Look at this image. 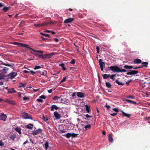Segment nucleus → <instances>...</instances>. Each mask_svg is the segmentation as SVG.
Instances as JSON below:
<instances>
[{
  "instance_id": "13",
  "label": "nucleus",
  "mask_w": 150,
  "mask_h": 150,
  "mask_svg": "<svg viewBox=\"0 0 150 150\" xmlns=\"http://www.w3.org/2000/svg\"><path fill=\"white\" fill-rule=\"evenodd\" d=\"M133 62L134 64H139L142 63V61L139 59H136L134 60Z\"/></svg>"
},
{
  "instance_id": "11",
  "label": "nucleus",
  "mask_w": 150,
  "mask_h": 150,
  "mask_svg": "<svg viewBox=\"0 0 150 150\" xmlns=\"http://www.w3.org/2000/svg\"><path fill=\"white\" fill-rule=\"evenodd\" d=\"M77 96L80 98H84V93L82 92H78L76 93Z\"/></svg>"
},
{
  "instance_id": "52",
  "label": "nucleus",
  "mask_w": 150,
  "mask_h": 150,
  "mask_svg": "<svg viewBox=\"0 0 150 150\" xmlns=\"http://www.w3.org/2000/svg\"><path fill=\"white\" fill-rule=\"evenodd\" d=\"M29 99V98L27 97H24L23 98V99L24 100H28Z\"/></svg>"
},
{
  "instance_id": "57",
  "label": "nucleus",
  "mask_w": 150,
  "mask_h": 150,
  "mask_svg": "<svg viewBox=\"0 0 150 150\" xmlns=\"http://www.w3.org/2000/svg\"><path fill=\"white\" fill-rule=\"evenodd\" d=\"M96 49L97 51V53H99L100 48L98 46H97Z\"/></svg>"
},
{
  "instance_id": "64",
  "label": "nucleus",
  "mask_w": 150,
  "mask_h": 150,
  "mask_svg": "<svg viewBox=\"0 0 150 150\" xmlns=\"http://www.w3.org/2000/svg\"><path fill=\"white\" fill-rule=\"evenodd\" d=\"M25 85L23 83H20V87H24L25 86Z\"/></svg>"
},
{
  "instance_id": "59",
  "label": "nucleus",
  "mask_w": 150,
  "mask_h": 150,
  "mask_svg": "<svg viewBox=\"0 0 150 150\" xmlns=\"http://www.w3.org/2000/svg\"><path fill=\"white\" fill-rule=\"evenodd\" d=\"M41 68V67L39 66H36L34 68V69H40Z\"/></svg>"
},
{
  "instance_id": "62",
  "label": "nucleus",
  "mask_w": 150,
  "mask_h": 150,
  "mask_svg": "<svg viewBox=\"0 0 150 150\" xmlns=\"http://www.w3.org/2000/svg\"><path fill=\"white\" fill-rule=\"evenodd\" d=\"M74 45L76 46V50L79 52V47L77 46H76L75 44H74Z\"/></svg>"
},
{
  "instance_id": "51",
  "label": "nucleus",
  "mask_w": 150,
  "mask_h": 150,
  "mask_svg": "<svg viewBox=\"0 0 150 150\" xmlns=\"http://www.w3.org/2000/svg\"><path fill=\"white\" fill-rule=\"evenodd\" d=\"M60 97H58V96H55L53 98V99L54 100H56L58 99Z\"/></svg>"
},
{
  "instance_id": "16",
  "label": "nucleus",
  "mask_w": 150,
  "mask_h": 150,
  "mask_svg": "<svg viewBox=\"0 0 150 150\" xmlns=\"http://www.w3.org/2000/svg\"><path fill=\"white\" fill-rule=\"evenodd\" d=\"M9 78L8 75L7 76L5 75H1V80L2 79H7Z\"/></svg>"
},
{
  "instance_id": "36",
  "label": "nucleus",
  "mask_w": 150,
  "mask_h": 150,
  "mask_svg": "<svg viewBox=\"0 0 150 150\" xmlns=\"http://www.w3.org/2000/svg\"><path fill=\"white\" fill-rule=\"evenodd\" d=\"M61 127H62V126H61L60 127L59 126V130L60 131V132L61 133H64L66 131L64 129H61Z\"/></svg>"
},
{
  "instance_id": "44",
  "label": "nucleus",
  "mask_w": 150,
  "mask_h": 150,
  "mask_svg": "<svg viewBox=\"0 0 150 150\" xmlns=\"http://www.w3.org/2000/svg\"><path fill=\"white\" fill-rule=\"evenodd\" d=\"M127 71V70L125 69H121L120 68V70L119 71V72H126Z\"/></svg>"
},
{
  "instance_id": "47",
  "label": "nucleus",
  "mask_w": 150,
  "mask_h": 150,
  "mask_svg": "<svg viewBox=\"0 0 150 150\" xmlns=\"http://www.w3.org/2000/svg\"><path fill=\"white\" fill-rule=\"evenodd\" d=\"M112 110L117 113L118 112L119 109L117 108H114L112 109Z\"/></svg>"
},
{
  "instance_id": "42",
  "label": "nucleus",
  "mask_w": 150,
  "mask_h": 150,
  "mask_svg": "<svg viewBox=\"0 0 150 150\" xmlns=\"http://www.w3.org/2000/svg\"><path fill=\"white\" fill-rule=\"evenodd\" d=\"M78 135V134H76L75 133H71V137H76Z\"/></svg>"
},
{
  "instance_id": "23",
  "label": "nucleus",
  "mask_w": 150,
  "mask_h": 150,
  "mask_svg": "<svg viewBox=\"0 0 150 150\" xmlns=\"http://www.w3.org/2000/svg\"><path fill=\"white\" fill-rule=\"evenodd\" d=\"M123 67L127 69H132L133 68V67L132 66H128L127 65H125Z\"/></svg>"
},
{
  "instance_id": "24",
  "label": "nucleus",
  "mask_w": 150,
  "mask_h": 150,
  "mask_svg": "<svg viewBox=\"0 0 150 150\" xmlns=\"http://www.w3.org/2000/svg\"><path fill=\"white\" fill-rule=\"evenodd\" d=\"M110 76V74H105L103 75V77L104 79H107Z\"/></svg>"
},
{
  "instance_id": "27",
  "label": "nucleus",
  "mask_w": 150,
  "mask_h": 150,
  "mask_svg": "<svg viewBox=\"0 0 150 150\" xmlns=\"http://www.w3.org/2000/svg\"><path fill=\"white\" fill-rule=\"evenodd\" d=\"M86 109L87 111V112L89 113L90 112V110L89 107L87 105H85Z\"/></svg>"
},
{
  "instance_id": "25",
  "label": "nucleus",
  "mask_w": 150,
  "mask_h": 150,
  "mask_svg": "<svg viewBox=\"0 0 150 150\" xmlns=\"http://www.w3.org/2000/svg\"><path fill=\"white\" fill-rule=\"evenodd\" d=\"M125 100L127 101L128 103H129L132 104H137L136 102L133 101L129 100Z\"/></svg>"
},
{
  "instance_id": "56",
  "label": "nucleus",
  "mask_w": 150,
  "mask_h": 150,
  "mask_svg": "<svg viewBox=\"0 0 150 150\" xmlns=\"http://www.w3.org/2000/svg\"><path fill=\"white\" fill-rule=\"evenodd\" d=\"M42 119L45 121H47L48 120V119L47 118H45L44 116H43Z\"/></svg>"
},
{
  "instance_id": "33",
  "label": "nucleus",
  "mask_w": 150,
  "mask_h": 150,
  "mask_svg": "<svg viewBox=\"0 0 150 150\" xmlns=\"http://www.w3.org/2000/svg\"><path fill=\"white\" fill-rule=\"evenodd\" d=\"M9 7H4L2 9V10L5 12H6L9 9Z\"/></svg>"
},
{
  "instance_id": "1",
  "label": "nucleus",
  "mask_w": 150,
  "mask_h": 150,
  "mask_svg": "<svg viewBox=\"0 0 150 150\" xmlns=\"http://www.w3.org/2000/svg\"><path fill=\"white\" fill-rule=\"evenodd\" d=\"M8 87H6L4 88V86H1V90H3L2 91V93H3L4 94L6 93L7 91L8 93H16V91H15L13 88H12L10 89H7Z\"/></svg>"
},
{
  "instance_id": "32",
  "label": "nucleus",
  "mask_w": 150,
  "mask_h": 150,
  "mask_svg": "<svg viewBox=\"0 0 150 150\" xmlns=\"http://www.w3.org/2000/svg\"><path fill=\"white\" fill-rule=\"evenodd\" d=\"M91 127V125H90L89 124V125H86L84 127V128H85V130H86L89 129H90Z\"/></svg>"
},
{
  "instance_id": "35",
  "label": "nucleus",
  "mask_w": 150,
  "mask_h": 150,
  "mask_svg": "<svg viewBox=\"0 0 150 150\" xmlns=\"http://www.w3.org/2000/svg\"><path fill=\"white\" fill-rule=\"evenodd\" d=\"M16 137V136L15 135H11L10 136V138L13 141H14L15 138Z\"/></svg>"
},
{
  "instance_id": "53",
  "label": "nucleus",
  "mask_w": 150,
  "mask_h": 150,
  "mask_svg": "<svg viewBox=\"0 0 150 150\" xmlns=\"http://www.w3.org/2000/svg\"><path fill=\"white\" fill-rule=\"evenodd\" d=\"M4 143L2 142L1 141V150H2L1 148H2L3 149V146H4ZM3 150H4V149Z\"/></svg>"
},
{
  "instance_id": "49",
  "label": "nucleus",
  "mask_w": 150,
  "mask_h": 150,
  "mask_svg": "<svg viewBox=\"0 0 150 150\" xmlns=\"http://www.w3.org/2000/svg\"><path fill=\"white\" fill-rule=\"evenodd\" d=\"M105 106L106 107L107 110H109V109L111 108L110 106L108 105L107 103H106V104L105 105Z\"/></svg>"
},
{
  "instance_id": "14",
  "label": "nucleus",
  "mask_w": 150,
  "mask_h": 150,
  "mask_svg": "<svg viewBox=\"0 0 150 150\" xmlns=\"http://www.w3.org/2000/svg\"><path fill=\"white\" fill-rule=\"evenodd\" d=\"M50 108L51 111H53L54 110V109L56 110H57L59 108V107H57L56 105H53L50 107Z\"/></svg>"
},
{
  "instance_id": "22",
  "label": "nucleus",
  "mask_w": 150,
  "mask_h": 150,
  "mask_svg": "<svg viewBox=\"0 0 150 150\" xmlns=\"http://www.w3.org/2000/svg\"><path fill=\"white\" fill-rule=\"evenodd\" d=\"M15 130L16 132H18L20 134H21V128L19 127H16L15 129Z\"/></svg>"
},
{
  "instance_id": "54",
  "label": "nucleus",
  "mask_w": 150,
  "mask_h": 150,
  "mask_svg": "<svg viewBox=\"0 0 150 150\" xmlns=\"http://www.w3.org/2000/svg\"><path fill=\"white\" fill-rule=\"evenodd\" d=\"M127 98H131L132 99H134V97L132 96H128L127 97Z\"/></svg>"
},
{
  "instance_id": "9",
  "label": "nucleus",
  "mask_w": 150,
  "mask_h": 150,
  "mask_svg": "<svg viewBox=\"0 0 150 150\" xmlns=\"http://www.w3.org/2000/svg\"><path fill=\"white\" fill-rule=\"evenodd\" d=\"M7 117L6 115L3 113H1V120L4 122L6 120Z\"/></svg>"
},
{
  "instance_id": "38",
  "label": "nucleus",
  "mask_w": 150,
  "mask_h": 150,
  "mask_svg": "<svg viewBox=\"0 0 150 150\" xmlns=\"http://www.w3.org/2000/svg\"><path fill=\"white\" fill-rule=\"evenodd\" d=\"M32 134L34 135H37L38 134L37 131L36 130H34L32 131Z\"/></svg>"
},
{
  "instance_id": "61",
  "label": "nucleus",
  "mask_w": 150,
  "mask_h": 150,
  "mask_svg": "<svg viewBox=\"0 0 150 150\" xmlns=\"http://www.w3.org/2000/svg\"><path fill=\"white\" fill-rule=\"evenodd\" d=\"M37 100L38 102H43V100L42 99H38Z\"/></svg>"
},
{
  "instance_id": "6",
  "label": "nucleus",
  "mask_w": 150,
  "mask_h": 150,
  "mask_svg": "<svg viewBox=\"0 0 150 150\" xmlns=\"http://www.w3.org/2000/svg\"><path fill=\"white\" fill-rule=\"evenodd\" d=\"M13 44L15 45H20L21 47H24L25 48H27V47H28V45L26 44L16 42H14L13 43Z\"/></svg>"
},
{
  "instance_id": "12",
  "label": "nucleus",
  "mask_w": 150,
  "mask_h": 150,
  "mask_svg": "<svg viewBox=\"0 0 150 150\" xmlns=\"http://www.w3.org/2000/svg\"><path fill=\"white\" fill-rule=\"evenodd\" d=\"M29 45H28V47H27V48H28L31 50V51H30L31 53L33 54L36 55V56H37L38 54H37L36 53L37 52H35L33 51V50H34L33 48L30 47H29Z\"/></svg>"
},
{
  "instance_id": "19",
  "label": "nucleus",
  "mask_w": 150,
  "mask_h": 150,
  "mask_svg": "<svg viewBox=\"0 0 150 150\" xmlns=\"http://www.w3.org/2000/svg\"><path fill=\"white\" fill-rule=\"evenodd\" d=\"M103 60L101 59H99V65L100 66V67H101V66L102 67H104L105 66V63L104 62H102Z\"/></svg>"
},
{
  "instance_id": "31",
  "label": "nucleus",
  "mask_w": 150,
  "mask_h": 150,
  "mask_svg": "<svg viewBox=\"0 0 150 150\" xmlns=\"http://www.w3.org/2000/svg\"><path fill=\"white\" fill-rule=\"evenodd\" d=\"M45 147L46 150H47L49 147V143L46 141L45 144Z\"/></svg>"
},
{
  "instance_id": "39",
  "label": "nucleus",
  "mask_w": 150,
  "mask_h": 150,
  "mask_svg": "<svg viewBox=\"0 0 150 150\" xmlns=\"http://www.w3.org/2000/svg\"><path fill=\"white\" fill-rule=\"evenodd\" d=\"M116 76V74H112V75H110V76L109 77H110V79L114 80L115 79V77Z\"/></svg>"
},
{
  "instance_id": "46",
  "label": "nucleus",
  "mask_w": 150,
  "mask_h": 150,
  "mask_svg": "<svg viewBox=\"0 0 150 150\" xmlns=\"http://www.w3.org/2000/svg\"><path fill=\"white\" fill-rule=\"evenodd\" d=\"M67 79V78L65 77L63 78V79L61 81L60 83H62L65 82Z\"/></svg>"
},
{
  "instance_id": "18",
  "label": "nucleus",
  "mask_w": 150,
  "mask_h": 150,
  "mask_svg": "<svg viewBox=\"0 0 150 150\" xmlns=\"http://www.w3.org/2000/svg\"><path fill=\"white\" fill-rule=\"evenodd\" d=\"M1 64H4L5 65L9 67H13L14 65V64L13 63H11L10 64L4 63L3 62V61L1 60Z\"/></svg>"
},
{
  "instance_id": "34",
  "label": "nucleus",
  "mask_w": 150,
  "mask_h": 150,
  "mask_svg": "<svg viewBox=\"0 0 150 150\" xmlns=\"http://www.w3.org/2000/svg\"><path fill=\"white\" fill-rule=\"evenodd\" d=\"M48 23H47V22H44L43 23H40V26H46L48 25Z\"/></svg>"
},
{
  "instance_id": "43",
  "label": "nucleus",
  "mask_w": 150,
  "mask_h": 150,
  "mask_svg": "<svg viewBox=\"0 0 150 150\" xmlns=\"http://www.w3.org/2000/svg\"><path fill=\"white\" fill-rule=\"evenodd\" d=\"M8 100H9L8 99H3L1 98V101H3L7 103H8Z\"/></svg>"
},
{
  "instance_id": "17",
  "label": "nucleus",
  "mask_w": 150,
  "mask_h": 150,
  "mask_svg": "<svg viewBox=\"0 0 150 150\" xmlns=\"http://www.w3.org/2000/svg\"><path fill=\"white\" fill-rule=\"evenodd\" d=\"M33 125L31 123L29 124L26 126V128L28 129H31L33 128Z\"/></svg>"
},
{
  "instance_id": "2",
  "label": "nucleus",
  "mask_w": 150,
  "mask_h": 150,
  "mask_svg": "<svg viewBox=\"0 0 150 150\" xmlns=\"http://www.w3.org/2000/svg\"><path fill=\"white\" fill-rule=\"evenodd\" d=\"M55 54L54 53H51L49 54H46L44 55H39L38 57L44 59H48L51 58Z\"/></svg>"
},
{
  "instance_id": "8",
  "label": "nucleus",
  "mask_w": 150,
  "mask_h": 150,
  "mask_svg": "<svg viewBox=\"0 0 150 150\" xmlns=\"http://www.w3.org/2000/svg\"><path fill=\"white\" fill-rule=\"evenodd\" d=\"M17 75V73L12 72L9 74L8 75L9 78L12 79L14 78Z\"/></svg>"
},
{
  "instance_id": "3",
  "label": "nucleus",
  "mask_w": 150,
  "mask_h": 150,
  "mask_svg": "<svg viewBox=\"0 0 150 150\" xmlns=\"http://www.w3.org/2000/svg\"><path fill=\"white\" fill-rule=\"evenodd\" d=\"M21 113L23 115V118L25 119H30L33 120L31 116L29 114L23 111L21 112Z\"/></svg>"
},
{
  "instance_id": "50",
  "label": "nucleus",
  "mask_w": 150,
  "mask_h": 150,
  "mask_svg": "<svg viewBox=\"0 0 150 150\" xmlns=\"http://www.w3.org/2000/svg\"><path fill=\"white\" fill-rule=\"evenodd\" d=\"M75 60L74 59H72L70 62V63L71 64H74L75 63Z\"/></svg>"
},
{
  "instance_id": "26",
  "label": "nucleus",
  "mask_w": 150,
  "mask_h": 150,
  "mask_svg": "<svg viewBox=\"0 0 150 150\" xmlns=\"http://www.w3.org/2000/svg\"><path fill=\"white\" fill-rule=\"evenodd\" d=\"M115 82L118 84L119 85H122L123 86L124 85V83H123L122 82H120L118 80H116L115 81Z\"/></svg>"
},
{
  "instance_id": "48",
  "label": "nucleus",
  "mask_w": 150,
  "mask_h": 150,
  "mask_svg": "<svg viewBox=\"0 0 150 150\" xmlns=\"http://www.w3.org/2000/svg\"><path fill=\"white\" fill-rule=\"evenodd\" d=\"M132 81V80L131 79H130L128 81L126 82V85H128L130 82H131Z\"/></svg>"
},
{
  "instance_id": "55",
  "label": "nucleus",
  "mask_w": 150,
  "mask_h": 150,
  "mask_svg": "<svg viewBox=\"0 0 150 150\" xmlns=\"http://www.w3.org/2000/svg\"><path fill=\"white\" fill-rule=\"evenodd\" d=\"M46 98V97L44 95H41L39 97V98L40 99H45Z\"/></svg>"
},
{
  "instance_id": "37",
  "label": "nucleus",
  "mask_w": 150,
  "mask_h": 150,
  "mask_svg": "<svg viewBox=\"0 0 150 150\" xmlns=\"http://www.w3.org/2000/svg\"><path fill=\"white\" fill-rule=\"evenodd\" d=\"M8 103L12 105H14L15 104V103L14 101L9 100H8Z\"/></svg>"
},
{
  "instance_id": "58",
  "label": "nucleus",
  "mask_w": 150,
  "mask_h": 150,
  "mask_svg": "<svg viewBox=\"0 0 150 150\" xmlns=\"http://www.w3.org/2000/svg\"><path fill=\"white\" fill-rule=\"evenodd\" d=\"M85 117H86V118H85V119L87 120L88 118L91 117V116H90L88 114H87L85 115Z\"/></svg>"
},
{
  "instance_id": "4",
  "label": "nucleus",
  "mask_w": 150,
  "mask_h": 150,
  "mask_svg": "<svg viewBox=\"0 0 150 150\" xmlns=\"http://www.w3.org/2000/svg\"><path fill=\"white\" fill-rule=\"evenodd\" d=\"M110 70L113 71L119 72L120 70L119 67L117 66H112L109 67Z\"/></svg>"
},
{
  "instance_id": "40",
  "label": "nucleus",
  "mask_w": 150,
  "mask_h": 150,
  "mask_svg": "<svg viewBox=\"0 0 150 150\" xmlns=\"http://www.w3.org/2000/svg\"><path fill=\"white\" fill-rule=\"evenodd\" d=\"M40 34L42 35H43V36H46V37H50V36L49 35L47 34H45V33H43L42 32H41L40 33Z\"/></svg>"
},
{
  "instance_id": "20",
  "label": "nucleus",
  "mask_w": 150,
  "mask_h": 150,
  "mask_svg": "<svg viewBox=\"0 0 150 150\" xmlns=\"http://www.w3.org/2000/svg\"><path fill=\"white\" fill-rule=\"evenodd\" d=\"M142 66L141 67H144L146 68H147L148 67V63L147 62H143L142 63Z\"/></svg>"
},
{
  "instance_id": "29",
  "label": "nucleus",
  "mask_w": 150,
  "mask_h": 150,
  "mask_svg": "<svg viewBox=\"0 0 150 150\" xmlns=\"http://www.w3.org/2000/svg\"><path fill=\"white\" fill-rule=\"evenodd\" d=\"M105 86L108 88H111L112 86L111 84L108 82H106Z\"/></svg>"
},
{
  "instance_id": "30",
  "label": "nucleus",
  "mask_w": 150,
  "mask_h": 150,
  "mask_svg": "<svg viewBox=\"0 0 150 150\" xmlns=\"http://www.w3.org/2000/svg\"><path fill=\"white\" fill-rule=\"evenodd\" d=\"M59 65L62 67V69L63 70H66V68L64 67V64L63 63L60 64Z\"/></svg>"
},
{
  "instance_id": "41",
  "label": "nucleus",
  "mask_w": 150,
  "mask_h": 150,
  "mask_svg": "<svg viewBox=\"0 0 150 150\" xmlns=\"http://www.w3.org/2000/svg\"><path fill=\"white\" fill-rule=\"evenodd\" d=\"M65 136L67 138H69L71 137V133H68L65 135Z\"/></svg>"
},
{
  "instance_id": "63",
  "label": "nucleus",
  "mask_w": 150,
  "mask_h": 150,
  "mask_svg": "<svg viewBox=\"0 0 150 150\" xmlns=\"http://www.w3.org/2000/svg\"><path fill=\"white\" fill-rule=\"evenodd\" d=\"M1 58H3L4 57L5 55L3 53H1Z\"/></svg>"
},
{
  "instance_id": "21",
  "label": "nucleus",
  "mask_w": 150,
  "mask_h": 150,
  "mask_svg": "<svg viewBox=\"0 0 150 150\" xmlns=\"http://www.w3.org/2000/svg\"><path fill=\"white\" fill-rule=\"evenodd\" d=\"M108 139L109 141L111 143L113 142L112 134H111L109 135L108 137Z\"/></svg>"
},
{
  "instance_id": "45",
  "label": "nucleus",
  "mask_w": 150,
  "mask_h": 150,
  "mask_svg": "<svg viewBox=\"0 0 150 150\" xmlns=\"http://www.w3.org/2000/svg\"><path fill=\"white\" fill-rule=\"evenodd\" d=\"M38 134L41 133L42 132V130L41 129H38L37 130Z\"/></svg>"
},
{
  "instance_id": "10",
  "label": "nucleus",
  "mask_w": 150,
  "mask_h": 150,
  "mask_svg": "<svg viewBox=\"0 0 150 150\" xmlns=\"http://www.w3.org/2000/svg\"><path fill=\"white\" fill-rule=\"evenodd\" d=\"M54 117L56 118L57 119H59L61 117V116H60V114L57 111H55L54 113Z\"/></svg>"
},
{
  "instance_id": "5",
  "label": "nucleus",
  "mask_w": 150,
  "mask_h": 150,
  "mask_svg": "<svg viewBox=\"0 0 150 150\" xmlns=\"http://www.w3.org/2000/svg\"><path fill=\"white\" fill-rule=\"evenodd\" d=\"M139 73V71L137 70H131L126 73L128 75H134L137 74Z\"/></svg>"
},
{
  "instance_id": "60",
  "label": "nucleus",
  "mask_w": 150,
  "mask_h": 150,
  "mask_svg": "<svg viewBox=\"0 0 150 150\" xmlns=\"http://www.w3.org/2000/svg\"><path fill=\"white\" fill-rule=\"evenodd\" d=\"M34 51H35V52H36L38 53H43V51H39V50H33Z\"/></svg>"
},
{
  "instance_id": "15",
  "label": "nucleus",
  "mask_w": 150,
  "mask_h": 150,
  "mask_svg": "<svg viewBox=\"0 0 150 150\" xmlns=\"http://www.w3.org/2000/svg\"><path fill=\"white\" fill-rule=\"evenodd\" d=\"M8 70V69L6 67H3V69L1 71L2 73H7Z\"/></svg>"
},
{
  "instance_id": "7",
  "label": "nucleus",
  "mask_w": 150,
  "mask_h": 150,
  "mask_svg": "<svg viewBox=\"0 0 150 150\" xmlns=\"http://www.w3.org/2000/svg\"><path fill=\"white\" fill-rule=\"evenodd\" d=\"M74 20L73 18H71L65 19L64 21V23H65L67 24L68 23H71Z\"/></svg>"
},
{
  "instance_id": "28",
  "label": "nucleus",
  "mask_w": 150,
  "mask_h": 150,
  "mask_svg": "<svg viewBox=\"0 0 150 150\" xmlns=\"http://www.w3.org/2000/svg\"><path fill=\"white\" fill-rule=\"evenodd\" d=\"M122 115L124 116H125L126 117H129L130 116H131V115L130 114H128L127 113H126L125 112L123 111H122Z\"/></svg>"
}]
</instances>
